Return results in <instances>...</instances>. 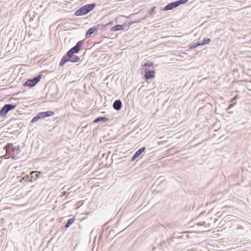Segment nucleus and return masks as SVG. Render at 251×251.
I'll list each match as a JSON object with an SVG mask.
<instances>
[{
    "mask_svg": "<svg viewBox=\"0 0 251 251\" xmlns=\"http://www.w3.org/2000/svg\"><path fill=\"white\" fill-rule=\"evenodd\" d=\"M80 57L73 53H70L67 51V53L62 57L59 65L63 66L66 63L71 62L73 63L77 62L79 61Z\"/></svg>",
    "mask_w": 251,
    "mask_h": 251,
    "instance_id": "1",
    "label": "nucleus"
},
{
    "mask_svg": "<svg viewBox=\"0 0 251 251\" xmlns=\"http://www.w3.org/2000/svg\"><path fill=\"white\" fill-rule=\"evenodd\" d=\"M95 6L96 4L95 3L86 4L81 6L78 10H77L75 11V15L76 16H80L85 15L92 10Z\"/></svg>",
    "mask_w": 251,
    "mask_h": 251,
    "instance_id": "2",
    "label": "nucleus"
},
{
    "mask_svg": "<svg viewBox=\"0 0 251 251\" xmlns=\"http://www.w3.org/2000/svg\"><path fill=\"white\" fill-rule=\"evenodd\" d=\"M45 72H42L41 74H39L35 77L27 79L24 83V86L25 87H28L30 88L33 87L35 86L38 82L41 80L42 77V74L45 73Z\"/></svg>",
    "mask_w": 251,
    "mask_h": 251,
    "instance_id": "3",
    "label": "nucleus"
},
{
    "mask_svg": "<svg viewBox=\"0 0 251 251\" xmlns=\"http://www.w3.org/2000/svg\"><path fill=\"white\" fill-rule=\"evenodd\" d=\"M188 0H178L175 2L169 3L163 8V10L164 11L171 10L181 4L185 3Z\"/></svg>",
    "mask_w": 251,
    "mask_h": 251,
    "instance_id": "4",
    "label": "nucleus"
},
{
    "mask_svg": "<svg viewBox=\"0 0 251 251\" xmlns=\"http://www.w3.org/2000/svg\"><path fill=\"white\" fill-rule=\"evenodd\" d=\"M16 107V104H6L0 110V116L1 117H4L7 113L10 110L14 109Z\"/></svg>",
    "mask_w": 251,
    "mask_h": 251,
    "instance_id": "5",
    "label": "nucleus"
},
{
    "mask_svg": "<svg viewBox=\"0 0 251 251\" xmlns=\"http://www.w3.org/2000/svg\"><path fill=\"white\" fill-rule=\"evenodd\" d=\"M84 42L83 41H78L75 46L73 47L72 48H71L70 50H69L68 51L70 53H77L79 52L81 49L83 47Z\"/></svg>",
    "mask_w": 251,
    "mask_h": 251,
    "instance_id": "6",
    "label": "nucleus"
},
{
    "mask_svg": "<svg viewBox=\"0 0 251 251\" xmlns=\"http://www.w3.org/2000/svg\"><path fill=\"white\" fill-rule=\"evenodd\" d=\"M47 117V111L40 112L38 113L35 117H34L31 121V123H35L40 119L44 118Z\"/></svg>",
    "mask_w": 251,
    "mask_h": 251,
    "instance_id": "7",
    "label": "nucleus"
},
{
    "mask_svg": "<svg viewBox=\"0 0 251 251\" xmlns=\"http://www.w3.org/2000/svg\"><path fill=\"white\" fill-rule=\"evenodd\" d=\"M155 76V72L153 70H146L144 77L146 79H150Z\"/></svg>",
    "mask_w": 251,
    "mask_h": 251,
    "instance_id": "8",
    "label": "nucleus"
},
{
    "mask_svg": "<svg viewBox=\"0 0 251 251\" xmlns=\"http://www.w3.org/2000/svg\"><path fill=\"white\" fill-rule=\"evenodd\" d=\"M146 148L145 147H143L140 149H139L138 150H137L133 156H132L131 160L132 161H134L137 158H138L143 152H144L146 150Z\"/></svg>",
    "mask_w": 251,
    "mask_h": 251,
    "instance_id": "9",
    "label": "nucleus"
},
{
    "mask_svg": "<svg viewBox=\"0 0 251 251\" xmlns=\"http://www.w3.org/2000/svg\"><path fill=\"white\" fill-rule=\"evenodd\" d=\"M122 101L120 100H116L113 104V108L116 110H119L122 107Z\"/></svg>",
    "mask_w": 251,
    "mask_h": 251,
    "instance_id": "10",
    "label": "nucleus"
},
{
    "mask_svg": "<svg viewBox=\"0 0 251 251\" xmlns=\"http://www.w3.org/2000/svg\"><path fill=\"white\" fill-rule=\"evenodd\" d=\"M98 30V27H96L95 26L90 28L86 33V36L87 37L88 36H91L92 34H93L95 31H97Z\"/></svg>",
    "mask_w": 251,
    "mask_h": 251,
    "instance_id": "11",
    "label": "nucleus"
},
{
    "mask_svg": "<svg viewBox=\"0 0 251 251\" xmlns=\"http://www.w3.org/2000/svg\"><path fill=\"white\" fill-rule=\"evenodd\" d=\"M109 120V119L106 117H99L96 118L94 121V123H98L100 122H102L103 123H105Z\"/></svg>",
    "mask_w": 251,
    "mask_h": 251,
    "instance_id": "12",
    "label": "nucleus"
},
{
    "mask_svg": "<svg viewBox=\"0 0 251 251\" xmlns=\"http://www.w3.org/2000/svg\"><path fill=\"white\" fill-rule=\"evenodd\" d=\"M125 25H117L111 28L112 31H118L124 29Z\"/></svg>",
    "mask_w": 251,
    "mask_h": 251,
    "instance_id": "13",
    "label": "nucleus"
},
{
    "mask_svg": "<svg viewBox=\"0 0 251 251\" xmlns=\"http://www.w3.org/2000/svg\"><path fill=\"white\" fill-rule=\"evenodd\" d=\"M21 152L20 146H15L12 150V154L13 155H17Z\"/></svg>",
    "mask_w": 251,
    "mask_h": 251,
    "instance_id": "14",
    "label": "nucleus"
},
{
    "mask_svg": "<svg viewBox=\"0 0 251 251\" xmlns=\"http://www.w3.org/2000/svg\"><path fill=\"white\" fill-rule=\"evenodd\" d=\"M211 42V39L210 38H204L203 40L199 41V43L200 44V46H202L208 44Z\"/></svg>",
    "mask_w": 251,
    "mask_h": 251,
    "instance_id": "15",
    "label": "nucleus"
},
{
    "mask_svg": "<svg viewBox=\"0 0 251 251\" xmlns=\"http://www.w3.org/2000/svg\"><path fill=\"white\" fill-rule=\"evenodd\" d=\"M75 217L69 219L66 224H65V227L67 228H68L75 221Z\"/></svg>",
    "mask_w": 251,
    "mask_h": 251,
    "instance_id": "16",
    "label": "nucleus"
},
{
    "mask_svg": "<svg viewBox=\"0 0 251 251\" xmlns=\"http://www.w3.org/2000/svg\"><path fill=\"white\" fill-rule=\"evenodd\" d=\"M7 152H9L10 153H12V150L13 149L14 146L11 143L7 144L6 146Z\"/></svg>",
    "mask_w": 251,
    "mask_h": 251,
    "instance_id": "17",
    "label": "nucleus"
},
{
    "mask_svg": "<svg viewBox=\"0 0 251 251\" xmlns=\"http://www.w3.org/2000/svg\"><path fill=\"white\" fill-rule=\"evenodd\" d=\"M200 46V44L199 43V42L197 43H192L190 45H189V48L190 49H194L198 46Z\"/></svg>",
    "mask_w": 251,
    "mask_h": 251,
    "instance_id": "18",
    "label": "nucleus"
},
{
    "mask_svg": "<svg viewBox=\"0 0 251 251\" xmlns=\"http://www.w3.org/2000/svg\"><path fill=\"white\" fill-rule=\"evenodd\" d=\"M152 65H153V64L152 63H145L144 64V66L145 67H151Z\"/></svg>",
    "mask_w": 251,
    "mask_h": 251,
    "instance_id": "19",
    "label": "nucleus"
},
{
    "mask_svg": "<svg viewBox=\"0 0 251 251\" xmlns=\"http://www.w3.org/2000/svg\"><path fill=\"white\" fill-rule=\"evenodd\" d=\"M54 114V113L52 111H48V117L51 116Z\"/></svg>",
    "mask_w": 251,
    "mask_h": 251,
    "instance_id": "20",
    "label": "nucleus"
},
{
    "mask_svg": "<svg viewBox=\"0 0 251 251\" xmlns=\"http://www.w3.org/2000/svg\"><path fill=\"white\" fill-rule=\"evenodd\" d=\"M175 238H175V237H172L171 238H170L169 240H170L171 241H172V242H173V241H174V239Z\"/></svg>",
    "mask_w": 251,
    "mask_h": 251,
    "instance_id": "21",
    "label": "nucleus"
},
{
    "mask_svg": "<svg viewBox=\"0 0 251 251\" xmlns=\"http://www.w3.org/2000/svg\"><path fill=\"white\" fill-rule=\"evenodd\" d=\"M28 18V16L27 15H26L25 17V19H27Z\"/></svg>",
    "mask_w": 251,
    "mask_h": 251,
    "instance_id": "22",
    "label": "nucleus"
},
{
    "mask_svg": "<svg viewBox=\"0 0 251 251\" xmlns=\"http://www.w3.org/2000/svg\"><path fill=\"white\" fill-rule=\"evenodd\" d=\"M231 106H232V104H230L229 107H230Z\"/></svg>",
    "mask_w": 251,
    "mask_h": 251,
    "instance_id": "23",
    "label": "nucleus"
},
{
    "mask_svg": "<svg viewBox=\"0 0 251 251\" xmlns=\"http://www.w3.org/2000/svg\"><path fill=\"white\" fill-rule=\"evenodd\" d=\"M35 174H36V175H37V173H36V172H35Z\"/></svg>",
    "mask_w": 251,
    "mask_h": 251,
    "instance_id": "24",
    "label": "nucleus"
},
{
    "mask_svg": "<svg viewBox=\"0 0 251 251\" xmlns=\"http://www.w3.org/2000/svg\"><path fill=\"white\" fill-rule=\"evenodd\" d=\"M53 218H52V219H51V221H53Z\"/></svg>",
    "mask_w": 251,
    "mask_h": 251,
    "instance_id": "25",
    "label": "nucleus"
},
{
    "mask_svg": "<svg viewBox=\"0 0 251 251\" xmlns=\"http://www.w3.org/2000/svg\"><path fill=\"white\" fill-rule=\"evenodd\" d=\"M42 251H44V250H43Z\"/></svg>",
    "mask_w": 251,
    "mask_h": 251,
    "instance_id": "26",
    "label": "nucleus"
}]
</instances>
